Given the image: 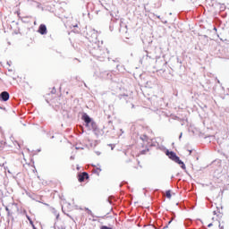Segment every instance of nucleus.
Masks as SVG:
<instances>
[{
  "label": "nucleus",
  "instance_id": "10",
  "mask_svg": "<svg viewBox=\"0 0 229 229\" xmlns=\"http://www.w3.org/2000/svg\"><path fill=\"white\" fill-rule=\"evenodd\" d=\"M30 225H33V222H32V221H30Z\"/></svg>",
  "mask_w": 229,
  "mask_h": 229
},
{
  "label": "nucleus",
  "instance_id": "4",
  "mask_svg": "<svg viewBox=\"0 0 229 229\" xmlns=\"http://www.w3.org/2000/svg\"><path fill=\"white\" fill-rule=\"evenodd\" d=\"M82 119L84 123H86V126H89L92 123V119H90V116H89L87 114H84L82 115Z\"/></svg>",
  "mask_w": 229,
  "mask_h": 229
},
{
  "label": "nucleus",
  "instance_id": "3",
  "mask_svg": "<svg viewBox=\"0 0 229 229\" xmlns=\"http://www.w3.org/2000/svg\"><path fill=\"white\" fill-rule=\"evenodd\" d=\"M38 33H40V35H47V28L46 27L45 24H41L39 26Z\"/></svg>",
  "mask_w": 229,
  "mask_h": 229
},
{
  "label": "nucleus",
  "instance_id": "6",
  "mask_svg": "<svg viewBox=\"0 0 229 229\" xmlns=\"http://www.w3.org/2000/svg\"><path fill=\"white\" fill-rule=\"evenodd\" d=\"M100 229H113L112 227H108L106 225H103L100 227Z\"/></svg>",
  "mask_w": 229,
  "mask_h": 229
},
{
  "label": "nucleus",
  "instance_id": "1",
  "mask_svg": "<svg viewBox=\"0 0 229 229\" xmlns=\"http://www.w3.org/2000/svg\"><path fill=\"white\" fill-rule=\"evenodd\" d=\"M166 155L171 160H173L174 162H176V164H179V165H181L182 169H186L185 164L182 160H180V157L178 156H176V153H174L173 151H171V152L167 151Z\"/></svg>",
  "mask_w": 229,
  "mask_h": 229
},
{
  "label": "nucleus",
  "instance_id": "5",
  "mask_svg": "<svg viewBox=\"0 0 229 229\" xmlns=\"http://www.w3.org/2000/svg\"><path fill=\"white\" fill-rule=\"evenodd\" d=\"M89 178V174L82 173L79 175V182H85Z\"/></svg>",
  "mask_w": 229,
  "mask_h": 229
},
{
  "label": "nucleus",
  "instance_id": "2",
  "mask_svg": "<svg viewBox=\"0 0 229 229\" xmlns=\"http://www.w3.org/2000/svg\"><path fill=\"white\" fill-rule=\"evenodd\" d=\"M0 99L1 101H8L10 99V94L7 91H3L0 94Z\"/></svg>",
  "mask_w": 229,
  "mask_h": 229
},
{
  "label": "nucleus",
  "instance_id": "12",
  "mask_svg": "<svg viewBox=\"0 0 229 229\" xmlns=\"http://www.w3.org/2000/svg\"><path fill=\"white\" fill-rule=\"evenodd\" d=\"M221 229H223V227H221Z\"/></svg>",
  "mask_w": 229,
  "mask_h": 229
},
{
  "label": "nucleus",
  "instance_id": "9",
  "mask_svg": "<svg viewBox=\"0 0 229 229\" xmlns=\"http://www.w3.org/2000/svg\"><path fill=\"white\" fill-rule=\"evenodd\" d=\"M92 125L96 124L94 122L91 123Z\"/></svg>",
  "mask_w": 229,
  "mask_h": 229
},
{
  "label": "nucleus",
  "instance_id": "8",
  "mask_svg": "<svg viewBox=\"0 0 229 229\" xmlns=\"http://www.w3.org/2000/svg\"><path fill=\"white\" fill-rule=\"evenodd\" d=\"M89 214H92V211H90L89 209H87Z\"/></svg>",
  "mask_w": 229,
  "mask_h": 229
},
{
  "label": "nucleus",
  "instance_id": "7",
  "mask_svg": "<svg viewBox=\"0 0 229 229\" xmlns=\"http://www.w3.org/2000/svg\"><path fill=\"white\" fill-rule=\"evenodd\" d=\"M166 197L171 198V191H166Z\"/></svg>",
  "mask_w": 229,
  "mask_h": 229
},
{
  "label": "nucleus",
  "instance_id": "11",
  "mask_svg": "<svg viewBox=\"0 0 229 229\" xmlns=\"http://www.w3.org/2000/svg\"><path fill=\"white\" fill-rule=\"evenodd\" d=\"M208 226H212V224H209Z\"/></svg>",
  "mask_w": 229,
  "mask_h": 229
}]
</instances>
